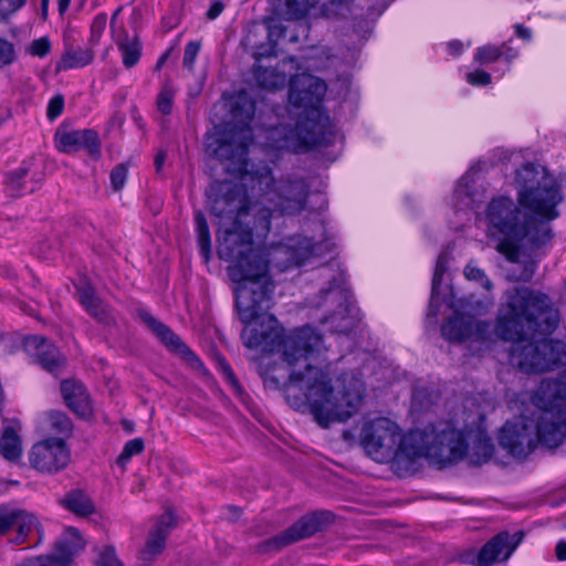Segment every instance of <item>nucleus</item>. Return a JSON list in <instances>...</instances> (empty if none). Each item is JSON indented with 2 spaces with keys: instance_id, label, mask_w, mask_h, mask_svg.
Returning a JSON list of instances; mask_svg holds the SVG:
<instances>
[{
  "instance_id": "c03bdc74",
  "label": "nucleus",
  "mask_w": 566,
  "mask_h": 566,
  "mask_svg": "<svg viewBox=\"0 0 566 566\" xmlns=\"http://www.w3.org/2000/svg\"><path fill=\"white\" fill-rule=\"evenodd\" d=\"M15 60L14 45L7 39L0 38V69L11 65Z\"/></svg>"
},
{
  "instance_id": "b1692460",
  "label": "nucleus",
  "mask_w": 566,
  "mask_h": 566,
  "mask_svg": "<svg viewBox=\"0 0 566 566\" xmlns=\"http://www.w3.org/2000/svg\"><path fill=\"white\" fill-rule=\"evenodd\" d=\"M318 297L319 300L314 305L332 311V318L343 315L344 312L348 311V291L340 284H335V280L328 289L321 291Z\"/></svg>"
},
{
  "instance_id": "6ab92c4d",
  "label": "nucleus",
  "mask_w": 566,
  "mask_h": 566,
  "mask_svg": "<svg viewBox=\"0 0 566 566\" xmlns=\"http://www.w3.org/2000/svg\"><path fill=\"white\" fill-rule=\"evenodd\" d=\"M55 142L57 149L62 153L71 154L85 149L92 157L101 156V142L94 129L57 132Z\"/></svg>"
},
{
  "instance_id": "a19ab883",
  "label": "nucleus",
  "mask_w": 566,
  "mask_h": 566,
  "mask_svg": "<svg viewBox=\"0 0 566 566\" xmlns=\"http://www.w3.org/2000/svg\"><path fill=\"white\" fill-rule=\"evenodd\" d=\"M144 450V441L140 438H135L126 442L117 463L120 467H125L133 455L139 454Z\"/></svg>"
},
{
  "instance_id": "052dcab7",
  "label": "nucleus",
  "mask_w": 566,
  "mask_h": 566,
  "mask_svg": "<svg viewBox=\"0 0 566 566\" xmlns=\"http://www.w3.org/2000/svg\"><path fill=\"white\" fill-rule=\"evenodd\" d=\"M439 301H438V294L433 295V290L431 289V298L428 307V316L436 317L439 312Z\"/></svg>"
},
{
  "instance_id": "0e129e2a",
  "label": "nucleus",
  "mask_w": 566,
  "mask_h": 566,
  "mask_svg": "<svg viewBox=\"0 0 566 566\" xmlns=\"http://www.w3.org/2000/svg\"><path fill=\"white\" fill-rule=\"evenodd\" d=\"M502 50H503V55L505 57V60L510 63L512 62L514 59L517 57L518 55V52L510 46H507L506 44H503L502 46Z\"/></svg>"
},
{
  "instance_id": "864d4df0",
  "label": "nucleus",
  "mask_w": 566,
  "mask_h": 566,
  "mask_svg": "<svg viewBox=\"0 0 566 566\" xmlns=\"http://www.w3.org/2000/svg\"><path fill=\"white\" fill-rule=\"evenodd\" d=\"M467 81L471 85L483 86L491 82V75L485 71L478 70L475 72L468 73Z\"/></svg>"
},
{
  "instance_id": "ddd939ff",
  "label": "nucleus",
  "mask_w": 566,
  "mask_h": 566,
  "mask_svg": "<svg viewBox=\"0 0 566 566\" xmlns=\"http://www.w3.org/2000/svg\"><path fill=\"white\" fill-rule=\"evenodd\" d=\"M500 446L515 458H525L536 447L533 422L524 418L506 421L499 436Z\"/></svg>"
},
{
  "instance_id": "7c9ffc66",
  "label": "nucleus",
  "mask_w": 566,
  "mask_h": 566,
  "mask_svg": "<svg viewBox=\"0 0 566 566\" xmlns=\"http://www.w3.org/2000/svg\"><path fill=\"white\" fill-rule=\"evenodd\" d=\"M28 175L29 169L24 166L7 174L4 184L6 191L10 197L18 198L35 190V185L27 180Z\"/></svg>"
},
{
  "instance_id": "423d86ee",
  "label": "nucleus",
  "mask_w": 566,
  "mask_h": 566,
  "mask_svg": "<svg viewBox=\"0 0 566 566\" xmlns=\"http://www.w3.org/2000/svg\"><path fill=\"white\" fill-rule=\"evenodd\" d=\"M468 451L463 433L446 423L442 428L428 427L402 434L400 430L399 457L431 458L442 465L462 460Z\"/></svg>"
},
{
  "instance_id": "13d9d810",
  "label": "nucleus",
  "mask_w": 566,
  "mask_h": 566,
  "mask_svg": "<svg viewBox=\"0 0 566 566\" xmlns=\"http://www.w3.org/2000/svg\"><path fill=\"white\" fill-rule=\"evenodd\" d=\"M167 159V150L160 149L155 156L154 165L156 168V172L160 174L164 167V164Z\"/></svg>"
},
{
  "instance_id": "dca6fc26",
  "label": "nucleus",
  "mask_w": 566,
  "mask_h": 566,
  "mask_svg": "<svg viewBox=\"0 0 566 566\" xmlns=\"http://www.w3.org/2000/svg\"><path fill=\"white\" fill-rule=\"evenodd\" d=\"M523 532H516L513 535L507 532L496 534L480 549L476 556L478 566H491L496 562H506L523 541Z\"/></svg>"
},
{
  "instance_id": "58836bf2",
  "label": "nucleus",
  "mask_w": 566,
  "mask_h": 566,
  "mask_svg": "<svg viewBox=\"0 0 566 566\" xmlns=\"http://www.w3.org/2000/svg\"><path fill=\"white\" fill-rule=\"evenodd\" d=\"M94 566H125V565L117 556L115 547L112 545H107L98 551Z\"/></svg>"
},
{
  "instance_id": "3c124183",
  "label": "nucleus",
  "mask_w": 566,
  "mask_h": 566,
  "mask_svg": "<svg viewBox=\"0 0 566 566\" xmlns=\"http://www.w3.org/2000/svg\"><path fill=\"white\" fill-rule=\"evenodd\" d=\"M27 0H0V19L4 20L25 4Z\"/></svg>"
},
{
  "instance_id": "c756f323",
  "label": "nucleus",
  "mask_w": 566,
  "mask_h": 566,
  "mask_svg": "<svg viewBox=\"0 0 566 566\" xmlns=\"http://www.w3.org/2000/svg\"><path fill=\"white\" fill-rule=\"evenodd\" d=\"M0 453L8 461L14 462L21 458V440L18 434V423H10L4 427L0 437Z\"/></svg>"
},
{
  "instance_id": "603ef678",
  "label": "nucleus",
  "mask_w": 566,
  "mask_h": 566,
  "mask_svg": "<svg viewBox=\"0 0 566 566\" xmlns=\"http://www.w3.org/2000/svg\"><path fill=\"white\" fill-rule=\"evenodd\" d=\"M64 107V98L62 95L52 97L48 105L46 115L50 119H55L62 114Z\"/></svg>"
},
{
  "instance_id": "f257e3e1",
  "label": "nucleus",
  "mask_w": 566,
  "mask_h": 566,
  "mask_svg": "<svg viewBox=\"0 0 566 566\" xmlns=\"http://www.w3.org/2000/svg\"><path fill=\"white\" fill-rule=\"evenodd\" d=\"M208 202L219 226L218 255L231 263L229 275L239 283L235 306L245 325L241 332L243 345L270 353L279 350L290 368L289 379L283 385L272 375H268L264 382L282 388L294 409L308 408L322 428L345 422L361 405L363 381L345 374L340 379L342 390L335 392L324 366L325 358H322V335L310 326L285 334L276 318L269 314L274 291L270 265L280 271L302 266L315 254L316 245L301 235L290 237L269 249L256 245L254 240H263L271 230L272 211L260 202H250L241 187L232 182L212 185Z\"/></svg>"
},
{
  "instance_id": "4c0bfd02",
  "label": "nucleus",
  "mask_w": 566,
  "mask_h": 566,
  "mask_svg": "<svg viewBox=\"0 0 566 566\" xmlns=\"http://www.w3.org/2000/svg\"><path fill=\"white\" fill-rule=\"evenodd\" d=\"M175 98V90L170 83L166 82L157 96V109L163 115H169L172 111V103Z\"/></svg>"
},
{
  "instance_id": "49530a36",
  "label": "nucleus",
  "mask_w": 566,
  "mask_h": 566,
  "mask_svg": "<svg viewBox=\"0 0 566 566\" xmlns=\"http://www.w3.org/2000/svg\"><path fill=\"white\" fill-rule=\"evenodd\" d=\"M128 168L127 165L122 163L116 165L111 171V185L115 191H119L127 179Z\"/></svg>"
},
{
  "instance_id": "79ce46f5",
  "label": "nucleus",
  "mask_w": 566,
  "mask_h": 566,
  "mask_svg": "<svg viewBox=\"0 0 566 566\" xmlns=\"http://www.w3.org/2000/svg\"><path fill=\"white\" fill-rule=\"evenodd\" d=\"M503 55V50L495 45H484L476 50L475 60L482 64L495 62Z\"/></svg>"
},
{
  "instance_id": "8fccbe9b",
  "label": "nucleus",
  "mask_w": 566,
  "mask_h": 566,
  "mask_svg": "<svg viewBox=\"0 0 566 566\" xmlns=\"http://www.w3.org/2000/svg\"><path fill=\"white\" fill-rule=\"evenodd\" d=\"M107 22V15L105 13L97 14L91 25V43L93 45L97 44Z\"/></svg>"
},
{
  "instance_id": "39448f33",
  "label": "nucleus",
  "mask_w": 566,
  "mask_h": 566,
  "mask_svg": "<svg viewBox=\"0 0 566 566\" xmlns=\"http://www.w3.org/2000/svg\"><path fill=\"white\" fill-rule=\"evenodd\" d=\"M254 112V102L245 92H242L231 105V114L240 124L239 129L217 130L207 135V154L221 163H228V170L233 172L248 171V149L252 142L249 123Z\"/></svg>"
},
{
  "instance_id": "5fc2aeb1",
  "label": "nucleus",
  "mask_w": 566,
  "mask_h": 566,
  "mask_svg": "<svg viewBox=\"0 0 566 566\" xmlns=\"http://www.w3.org/2000/svg\"><path fill=\"white\" fill-rule=\"evenodd\" d=\"M536 271V262L533 260H527L523 263V270L516 276L517 281L528 282Z\"/></svg>"
},
{
  "instance_id": "a878e982",
  "label": "nucleus",
  "mask_w": 566,
  "mask_h": 566,
  "mask_svg": "<svg viewBox=\"0 0 566 566\" xmlns=\"http://www.w3.org/2000/svg\"><path fill=\"white\" fill-rule=\"evenodd\" d=\"M61 392L67 405L74 412L85 416L90 412V398L82 382L76 380H63Z\"/></svg>"
},
{
  "instance_id": "aec40b11",
  "label": "nucleus",
  "mask_w": 566,
  "mask_h": 566,
  "mask_svg": "<svg viewBox=\"0 0 566 566\" xmlns=\"http://www.w3.org/2000/svg\"><path fill=\"white\" fill-rule=\"evenodd\" d=\"M29 350H33L35 361L46 371L59 375L65 367V357L59 348L46 338L32 336L25 343Z\"/></svg>"
},
{
  "instance_id": "f3484780",
  "label": "nucleus",
  "mask_w": 566,
  "mask_h": 566,
  "mask_svg": "<svg viewBox=\"0 0 566 566\" xmlns=\"http://www.w3.org/2000/svg\"><path fill=\"white\" fill-rule=\"evenodd\" d=\"M272 56L273 55H268L266 52H262L261 50H255L253 53V57L255 60L253 66L254 78L260 87L269 91L281 90L285 86L287 81L285 66L286 64L295 63L294 57H289L287 61H282L274 67L262 63L263 59Z\"/></svg>"
},
{
  "instance_id": "7ed1b4c3",
  "label": "nucleus",
  "mask_w": 566,
  "mask_h": 566,
  "mask_svg": "<svg viewBox=\"0 0 566 566\" xmlns=\"http://www.w3.org/2000/svg\"><path fill=\"white\" fill-rule=\"evenodd\" d=\"M559 323V313L552 298L528 287H514L504 295L494 332L512 342L511 364L525 374L552 370L566 363V343L536 335L552 334Z\"/></svg>"
},
{
  "instance_id": "f8f14e48",
  "label": "nucleus",
  "mask_w": 566,
  "mask_h": 566,
  "mask_svg": "<svg viewBox=\"0 0 566 566\" xmlns=\"http://www.w3.org/2000/svg\"><path fill=\"white\" fill-rule=\"evenodd\" d=\"M70 459V450L62 438H49L35 443L29 455L30 464L34 469L49 473L66 468Z\"/></svg>"
},
{
  "instance_id": "e433bc0d",
  "label": "nucleus",
  "mask_w": 566,
  "mask_h": 566,
  "mask_svg": "<svg viewBox=\"0 0 566 566\" xmlns=\"http://www.w3.org/2000/svg\"><path fill=\"white\" fill-rule=\"evenodd\" d=\"M494 446L492 440L488 437H479L473 447V457L476 459L472 461L478 464L485 463L492 458Z\"/></svg>"
},
{
  "instance_id": "0eeeda50",
  "label": "nucleus",
  "mask_w": 566,
  "mask_h": 566,
  "mask_svg": "<svg viewBox=\"0 0 566 566\" xmlns=\"http://www.w3.org/2000/svg\"><path fill=\"white\" fill-rule=\"evenodd\" d=\"M532 400L539 409L533 424L536 443L557 448L566 438V370L558 378L543 379Z\"/></svg>"
},
{
  "instance_id": "2eb2a0df",
  "label": "nucleus",
  "mask_w": 566,
  "mask_h": 566,
  "mask_svg": "<svg viewBox=\"0 0 566 566\" xmlns=\"http://www.w3.org/2000/svg\"><path fill=\"white\" fill-rule=\"evenodd\" d=\"M442 336L453 343L465 340L484 342L489 338L491 324L472 316L455 314L441 327Z\"/></svg>"
},
{
  "instance_id": "ea45409f",
  "label": "nucleus",
  "mask_w": 566,
  "mask_h": 566,
  "mask_svg": "<svg viewBox=\"0 0 566 566\" xmlns=\"http://www.w3.org/2000/svg\"><path fill=\"white\" fill-rule=\"evenodd\" d=\"M49 420L52 429L62 434H70L73 428L71 419L61 411H51Z\"/></svg>"
},
{
  "instance_id": "e2e57ef3",
  "label": "nucleus",
  "mask_w": 566,
  "mask_h": 566,
  "mask_svg": "<svg viewBox=\"0 0 566 566\" xmlns=\"http://www.w3.org/2000/svg\"><path fill=\"white\" fill-rule=\"evenodd\" d=\"M555 555L558 560H566V541H559L556 544Z\"/></svg>"
},
{
  "instance_id": "5701e85b",
  "label": "nucleus",
  "mask_w": 566,
  "mask_h": 566,
  "mask_svg": "<svg viewBox=\"0 0 566 566\" xmlns=\"http://www.w3.org/2000/svg\"><path fill=\"white\" fill-rule=\"evenodd\" d=\"M76 292L81 305L96 322L106 326L115 324L111 308L99 298L92 285L80 284L76 286Z\"/></svg>"
},
{
  "instance_id": "393cba45",
  "label": "nucleus",
  "mask_w": 566,
  "mask_h": 566,
  "mask_svg": "<svg viewBox=\"0 0 566 566\" xmlns=\"http://www.w3.org/2000/svg\"><path fill=\"white\" fill-rule=\"evenodd\" d=\"M86 546V541L81 532L73 527H65L59 539L55 542V552L63 557L69 565L73 563L74 557L80 554Z\"/></svg>"
},
{
  "instance_id": "774afa93",
  "label": "nucleus",
  "mask_w": 566,
  "mask_h": 566,
  "mask_svg": "<svg viewBox=\"0 0 566 566\" xmlns=\"http://www.w3.org/2000/svg\"><path fill=\"white\" fill-rule=\"evenodd\" d=\"M60 13H64L70 6L71 0H57Z\"/></svg>"
},
{
  "instance_id": "6e6552de",
  "label": "nucleus",
  "mask_w": 566,
  "mask_h": 566,
  "mask_svg": "<svg viewBox=\"0 0 566 566\" xmlns=\"http://www.w3.org/2000/svg\"><path fill=\"white\" fill-rule=\"evenodd\" d=\"M251 175L253 188H258L276 211L295 216L306 209L310 185L304 177L286 175L276 180L268 166L256 168Z\"/></svg>"
},
{
  "instance_id": "f704fd0d",
  "label": "nucleus",
  "mask_w": 566,
  "mask_h": 566,
  "mask_svg": "<svg viewBox=\"0 0 566 566\" xmlns=\"http://www.w3.org/2000/svg\"><path fill=\"white\" fill-rule=\"evenodd\" d=\"M20 509L12 505H0V536L15 528Z\"/></svg>"
},
{
  "instance_id": "20e7f679",
  "label": "nucleus",
  "mask_w": 566,
  "mask_h": 566,
  "mask_svg": "<svg viewBox=\"0 0 566 566\" xmlns=\"http://www.w3.org/2000/svg\"><path fill=\"white\" fill-rule=\"evenodd\" d=\"M326 91L325 82L314 75L303 73L291 76L289 101L304 111L298 115L294 127L277 125L270 128L266 134L269 146L292 153L328 146L333 142L334 133L328 124V116L321 109Z\"/></svg>"
},
{
  "instance_id": "6e6d98bb",
  "label": "nucleus",
  "mask_w": 566,
  "mask_h": 566,
  "mask_svg": "<svg viewBox=\"0 0 566 566\" xmlns=\"http://www.w3.org/2000/svg\"><path fill=\"white\" fill-rule=\"evenodd\" d=\"M220 367L227 380L233 386L235 390L239 391L241 388L235 378V375L231 369L230 365L223 358L220 360Z\"/></svg>"
},
{
  "instance_id": "c9c22d12",
  "label": "nucleus",
  "mask_w": 566,
  "mask_h": 566,
  "mask_svg": "<svg viewBox=\"0 0 566 566\" xmlns=\"http://www.w3.org/2000/svg\"><path fill=\"white\" fill-rule=\"evenodd\" d=\"M18 566H75L69 565L56 552L48 555H40L27 558L17 564Z\"/></svg>"
},
{
  "instance_id": "09e8293b",
  "label": "nucleus",
  "mask_w": 566,
  "mask_h": 566,
  "mask_svg": "<svg viewBox=\"0 0 566 566\" xmlns=\"http://www.w3.org/2000/svg\"><path fill=\"white\" fill-rule=\"evenodd\" d=\"M200 48H201V43L199 41H190L189 43H187V45L185 48L184 60H182V64H184L185 69H187L189 71L193 70L195 62H196V59L200 51Z\"/></svg>"
},
{
  "instance_id": "4d7b16f0",
  "label": "nucleus",
  "mask_w": 566,
  "mask_h": 566,
  "mask_svg": "<svg viewBox=\"0 0 566 566\" xmlns=\"http://www.w3.org/2000/svg\"><path fill=\"white\" fill-rule=\"evenodd\" d=\"M223 9H224V6L221 1H214L210 6L209 10L207 11L208 19H210V20L216 19L217 17H219L221 14Z\"/></svg>"
},
{
  "instance_id": "2f4dec72",
  "label": "nucleus",
  "mask_w": 566,
  "mask_h": 566,
  "mask_svg": "<svg viewBox=\"0 0 566 566\" xmlns=\"http://www.w3.org/2000/svg\"><path fill=\"white\" fill-rule=\"evenodd\" d=\"M271 4H272L273 17H266L264 19V24L266 25V29H268V38H269L271 45L269 48L260 46L256 50L266 52L268 55L276 56L275 46H276L279 40L284 36L286 29L281 23V20H284V18L279 17L276 14L272 0H271ZM285 21H289V20L285 19Z\"/></svg>"
},
{
  "instance_id": "680f3d73",
  "label": "nucleus",
  "mask_w": 566,
  "mask_h": 566,
  "mask_svg": "<svg viewBox=\"0 0 566 566\" xmlns=\"http://www.w3.org/2000/svg\"><path fill=\"white\" fill-rule=\"evenodd\" d=\"M515 33L522 40L530 41L532 39L531 30L525 28L523 24L515 25Z\"/></svg>"
},
{
  "instance_id": "1a4fd4ad",
  "label": "nucleus",
  "mask_w": 566,
  "mask_h": 566,
  "mask_svg": "<svg viewBox=\"0 0 566 566\" xmlns=\"http://www.w3.org/2000/svg\"><path fill=\"white\" fill-rule=\"evenodd\" d=\"M359 439L367 454L377 462L399 458L400 428L388 418L380 417L365 422Z\"/></svg>"
},
{
  "instance_id": "cd10ccee",
  "label": "nucleus",
  "mask_w": 566,
  "mask_h": 566,
  "mask_svg": "<svg viewBox=\"0 0 566 566\" xmlns=\"http://www.w3.org/2000/svg\"><path fill=\"white\" fill-rule=\"evenodd\" d=\"M93 57L94 53L91 49L65 44L64 53L56 64V71L84 67L93 61Z\"/></svg>"
},
{
  "instance_id": "9b49d317",
  "label": "nucleus",
  "mask_w": 566,
  "mask_h": 566,
  "mask_svg": "<svg viewBox=\"0 0 566 566\" xmlns=\"http://www.w3.org/2000/svg\"><path fill=\"white\" fill-rule=\"evenodd\" d=\"M279 17L303 20L305 17H336L348 0H272Z\"/></svg>"
},
{
  "instance_id": "c85d7f7f",
  "label": "nucleus",
  "mask_w": 566,
  "mask_h": 566,
  "mask_svg": "<svg viewBox=\"0 0 566 566\" xmlns=\"http://www.w3.org/2000/svg\"><path fill=\"white\" fill-rule=\"evenodd\" d=\"M17 535L11 539L12 543L21 544L27 542L33 534L36 535L34 546L38 545L43 537L41 525L38 518L24 510H20L19 518L15 525Z\"/></svg>"
},
{
  "instance_id": "4be33fe9",
  "label": "nucleus",
  "mask_w": 566,
  "mask_h": 566,
  "mask_svg": "<svg viewBox=\"0 0 566 566\" xmlns=\"http://www.w3.org/2000/svg\"><path fill=\"white\" fill-rule=\"evenodd\" d=\"M76 292L81 305L96 322L106 326L115 324L111 308L99 298L92 285L80 284L76 286Z\"/></svg>"
},
{
  "instance_id": "473e14b6",
  "label": "nucleus",
  "mask_w": 566,
  "mask_h": 566,
  "mask_svg": "<svg viewBox=\"0 0 566 566\" xmlns=\"http://www.w3.org/2000/svg\"><path fill=\"white\" fill-rule=\"evenodd\" d=\"M118 50L122 53L123 64L127 69L135 66L142 56V43L137 35L129 39L127 33H124L117 41Z\"/></svg>"
},
{
  "instance_id": "bf43d9fd",
  "label": "nucleus",
  "mask_w": 566,
  "mask_h": 566,
  "mask_svg": "<svg viewBox=\"0 0 566 566\" xmlns=\"http://www.w3.org/2000/svg\"><path fill=\"white\" fill-rule=\"evenodd\" d=\"M308 30H310V27L307 23L300 22L297 24V33H293L290 35V42H298L301 35H303V36L307 35Z\"/></svg>"
},
{
  "instance_id": "72a5a7b5",
  "label": "nucleus",
  "mask_w": 566,
  "mask_h": 566,
  "mask_svg": "<svg viewBox=\"0 0 566 566\" xmlns=\"http://www.w3.org/2000/svg\"><path fill=\"white\" fill-rule=\"evenodd\" d=\"M195 222L200 254L203 261L208 263L211 256V235L207 219L201 211L195 213Z\"/></svg>"
},
{
  "instance_id": "bb28decb",
  "label": "nucleus",
  "mask_w": 566,
  "mask_h": 566,
  "mask_svg": "<svg viewBox=\"0 0 566 566\" xmlns=\"http://www.w3.org/2000/svg\"><path fill=\"white\" fill-rule=\"evenodd\" d=\"M59 503L69 512L80 517L95 513V505L90 495L82 489H73L59 500Z\"/></svg>"
},
{
  "instance_id": "de8ad7c7",
  "label": "nucleus",
  "mask_w": 566,
  "mask_h": 566,
  "mask_svg": "<svg viewBox=\"0 0 566 566\" xmlns=\"http://www.w3.org/2000/svg\"><path fill=\"white\" fill-rule=\"evenodd\" d=\"M448 259L446 253H441L436 262V269L432 277V290L433 295L439 294V287L442 282L444 272L447 271Z\"/></svg>"
},
{
  "instance_id": "338daca9",
  "label": "nucleus",
  "mask_w": 566,
  "mask_h": 566,
  "mask_svg": "<svg viewBox=\"0 0 566 566\" xmlns=\"http://www.w3.org/2000/svg\"><path fill=\"white\" fill-rule=\"evenodd\" d=\"M449 49L452 53H460L462 50V44L460 42H451L449 43Z\"/></svg>"
},
{
  "instance_id": "4468645a",
  "label": "nucleus",
  "mask_w": 566,
  "mask_h": 566,
  "mask_svg": "<svg viewBox=\"0 0 566 566\" xmlns=\"http://www.w3.org/2000/svg\"><path fill=\"white\" fill-rule=\"evenodd\" d=\"M140 321L156 335V337L167 347L171 353L180 356L195 369L203 368L202 361L198 356L175 334L169 326L154 317L145 310L138 311Z\"/></svg>"
},
{
  "instance_id": "69168bd1",
  "label": "nucleus",
  "mask_w": 566,
  "mask_h": 566,
  "mask_svg": "<svg viewBox=\"0 0 566 566\" xmlns=\"http://www.w3.org/2000/svg\"><path fill=\"white\" fill-rule=\"evenodd\" d=\"M470 174H465L459 181L458 184V187H457V192L461 193L462 192V186L464 185L465 187H468V182H469V179H470Z\"/></svg>"
},
{
  "instance_id": "f03ea898",
  "label": "nucleus",
  "mask_w": 566,
  "mask_h": 566,
  "mask_svg": "<svg viewBox=\"0 0 566 566\" xmlns=\"http://www.w3.org/2000/svg\"><path fill=\"white\" fill-rule=\"evenodd\" d=\"M516 181L521 187L518 202L530 216L505 196L493 198L485 211L489 232L497 240L496 250L513 263L521 262L523 249H538L551 241L549 222L559 216L557 206L563 199L556 179L544 166L523 165Z\"/></svg>"
},
{
  "instance_id": "37998d69",
  "label": "nucleus",
  "mask_w": 566,
  "mask_h": 566,
  "mask_svg": "<svg viewBox=\"0 0 566 566\" xmlns=\"http://www.w3.org/2000/svg\"><path fill=\"white\" fill-rule=\"evenodd\" d=\"M464 275L468 280L480 283L488 291H490L493 286L484 271L473 265L472 262L468 263L464 268Z\"/></svg>"
},
{
  "instance_id": "9d476101",
  "label": "nucleus",
  "mask_w": 566,
  "mask_h": 566,
  "mask_svg": "<svg viewBox=\"0 0 566 566\" xmlns=\"http://www.w3.org/2000/svg\"><path fill=\"white\" fill-rule=\"evenodd\" d=\"M333 520L334 515L329 511H318L306 514L280 534L260 543L256 549L259 553L280 551L285 546L313 536L331 524Z\"/></svg>"
},
{
  "instance_id": "412c9836",
  "label": "nucleus",
  "mask_w": 566,
  "mask_h": 566,
  "mask_svg": "<svg viewBox=\"0 0 566 566\" xmlns=\"http://www.w3.org/2000/svg\"><path fill=\"white\" fill-rule=\"evenodd\" d=\"M76 292L81 305L96 322L106 326L115 324L111 308L99 298L92 285L80 284L76 286Z\"/></svg>"
},
{
  "instance_id": "a211bd4d",
  "label": "nucleus",
  "mask_w": 566,
  "mask_h": 566,
  "mask_svg": "<svg viewBox=\"0 0 566 566\" xmlns=\"http://www.w3.org/2000/svg\"><path fill=\"white\" fill-rule=\"evenodd\" d=\"M175 525L176 517L171 511H166L158 517L156 524L148 533L145 547L139 553V558L143 563L150 564L164 552L167 537Z\"/></svg>"
},
{
  "instance_id": "a18cd8bd",
  "label": "nucleus",
  "mask_w": 566,
  "mask_h": 566,
  "mask_svg": "<svg viewBox=\"0 0 566 566\" xmlns=\"http://www.w3.org/2000/svg\"><path fill=\"white\" fill-rule=\"evenodd\" d=\"M51 51V42L48 36L35 39L28 46L27 52L32 56L44 57Z\"/></svg>"
}]
</instances>
